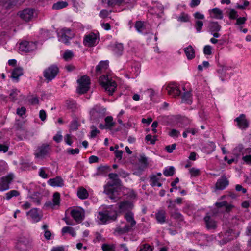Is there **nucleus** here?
Masks as SVG:
<instances>
[{"label": "nucleus", "instance_id": "nucleus-6", "mask_svg": "<svg viewBox=\"0 0 251 251\" xmlns=\"http://www.w3.org/2000/svg\"><path fill=\"white\" fill-rule=\"evenodd\" d=\"M99 82L101 87L109 94H112L117 86L115 81L108 75L101 76L99 79Z\"/></svg>", "mask_w": 251, "mask_h": 251}, {"label": "nucleus", "instance_id": "nucleus-35", "mask_svg": "<svg viewBox=\"0 0 251 251\" xmlns=\"http://www.w3.org/2000/svg\"><path fill=\"white\" fill-rule=\"evenodd\" d=\"M42 229L43 230V234L46 239L49 240L51 239L52 234L49 229V226L47 224H44L42 226Z\"/></svg>", "mask_w": 251, "mask_h": 251}, {"label": "nucleus", "instance_id": "nucleus-56", "mask_svg": "<svg viewBox=\"0 0 251 251\" xmlns=\"http://www.w3.org/2000/svg\"><path fill=\"white\" fill-rule=\"evenodd\" d=\"M189 173L191 176L196 177L200 175V171L199 169L196 168H192L189 169Z\"/></svg>", "mask_w": 251, "mask_h": 251}, {"label": "nucleus", "instance_id": "nucleus-9", "mask_svg": "<svg viewBox=\"0 0 251 251\" xmlns=\"http://www.w3.org/2000/svg\"><path fill=\"white\" fill-rule=\"evenodd\" d=\"M36 48V43L33 42L23 41L19 46V50L23 52H28L35 50Z\"/></svg>", "mask_w": 251, "mask_h": 251}, {"label": "nucleus", "instance_id": "nucleus-48", "mask_svg": "<svg viewBox=\"0 0 251 251\" xmlns=\"http://www.w3.org/2000/svg\"><path fill=\"white\" fill-rule=\"evenodd\" d=\"M168 134L172 138H177L180 135V132L175 129H171L168 131Z\"/></svg>", "mask_w": 251, "mask_h": 251}, {"label": "nucleus", "instance_id": "nucleus-51", "mask_svg": "<svg viewBox=\"0 0 251 251\" xmlns=\"http://www.w3.org/2000/svg\"><path fill=\"white\" fill-rule=\"evenodd\" d=\"M19 195L18 191L16 190H11L5 194L6 198L7 200H10L12 197L14 196H17Z\"/></svg>", "mask_w": 251, "mask_h": 251}, {"label": "nucleus", "instance_id": "nucleus-58", "mask_svg": "<svg viewBox=\"0 0 251 251\" xmlns=\"http://www.w3.org/2000/svg\"><path fill=\"white\" fill-rule=\"evenodd\" d=\"M152 248L149 244H144L140 246L139 251H152Z\"/></svg>", "mask_w": 251, "mask_h": 251}, {"label": "nucleus", "instance_id": "nucleus-60", "mask_svg": "<svg viewBox=\"0 0 251 251\" xmlns=\"http://www.w3.org/2000/svg\"><path fill=\"white\" fill-rule=\"evenodd\" d=\"M53 139L54 141H55L57 143L60 142L62 140V136L61 134V131L57 132L56 134L53 136Z\"/></svg>", "mask_w": 251, "mask_h": 251}, {"label": "nucleus", "instance_id": "nucleus-44", "mask_svg": "<svg viewBox=\"0 0 251 251\" xmlns=\"http://www.w3.org/2000/svg\"><path fill=\"white\" fill-rule=\"evenodd\" d=\"M151 185L152 186H161V183L160 182V178L156 176H152L151 177Z\"/></svg>", "mask_w": 251, "mask_h": 251}, {"label": "nucleus", "instance_id": "nucleus-22", "mask_svg": "<svg viewBox=\"0 0 251 251\" xmlns=\"http://www.w3.org/2000/svg\"><path fill=\"white\" fill-rule=\"evenodd\" d=\"M23 75V70L21 67H16L11 72V78L15 81L18 82L19 77Z\"/></svg>", "mask_w": 251, "mask_h": 251}, {"label": "nucleus", "instance_id": "nucleus-31", "mask_svg": "<svg viewBox=\"0 0 251 251\" xmlns=\"http://www.w3.org/2000/svg\"><path fill=\"white\" fill-rule=\"evenodd\" d=\"M112 49L117 55H120L124 50V46L121 43H115L112 45Z\"/></svg>", "mask_w": 251, "mask_h": 251}, {"label": "nucleus", "instance_id": "nucleus-45", "mask_svg": "<svg viewBox=\"0 0 251 251\" xmlns=\"http://www.w3.org/2000/svg\"><path fill=\"white\" fill-rule=\"evenodd\" d=\"M126 224L123 223L118 226L115 229V234L118 235L124 234L125 232Z\"/></svg>", "mask_w": 251, "mask_h": 251}, {"label": "nucleus", "instance_id": "nucleus-15", "mask_svg": "<svg viewBox=\"0 0 251 251\" xmlns=\"http://www.w3.org/2000/svg\"><path fill=\"white\" fill-rule=\"evenodd\" d=\"M21 19L25 21H29L37 15L35 11L31 9H26L19 13Z\"/></svg>", "mask_w": 251, "mask_h": 251}, {"label": "nucleus", "instance_id": "nucleus-28", "mask_svg": "<svg viewBox=\"0 0 251 251\" xmlns=\"http://www.w3.org/2000/svg\"><path fill=\"white\" fill-rule=\"evenodd\" d=\"M48 152V147L47 146L42 147L37 150L35 153L36 158L42 159L47 154Z\"/></svg>", "mask_w": 251, "mask_h": 251}, {"label": "nucleus", "instance_id": "nucleus-40", "mask_svg": "<svg viewBox=\"0 0 251 251\" xmlns=\"http://www.w3.org/2000/svg\"><path fill=\"white\" fill-rule=\"evenodd\" d=\"M115 148L116 150L114 151L115 160L117 162H120L121 161L124 151L119 149V146L117 145L115 146Z\"/></svg>", "mask_w": 251, "mask_h": 251}, {"label": "nucleus", "instance_id": "nucleus-54", "mask_svg": "<svg viewBox=\"0 0 251 251\" xmlns=\"http://www.w3.org/2000/svg\"><path fill=\"white\" fill-rule=\"evenodd\" d=\"M135 27L138 32H141L145 28L144 23L141 21H138L136 23Z\"/></svg>", "mask_w": 251, "mask_h": 251}, {"label": "nucleus", "instance_id": "nucleus-30", "mask_svg": "<svg viewBox=\"0 0 251 251\" xmlns=\"http://www.w3.org/2000/svg\"><path fill=\"white\" fill-rule=\"evenodd\" d=\"M166 212L164 210H160L155 214V218L157 221L161 224L165 222Z\"/></svg>", "mask_w": 251, "mask_h": 251}, {"label": "nucleus", "instance_id": "nucleus-17", "mask_svg": "<svg viewBox=\"0 0 251 251\" xmlns=\"http://www.w3.org/2000/svg\"><path fill=\"white\" fill-rule=\"evenodd\" d=\"M57 73V67L54 66H52L45 70L44 76L48 80H51L55 77Z\"/></svg>", "mask_w": 251, "mask_h": 251}, {"label": "nucleus", "instance_id": "nucleus-64", "mask_svg": "<svg viewBox=\"0 0 251 251\" xmlns=\"http://www.w3.org/2000/svg\"><path fill=\"white\" fill-rule=\"evenodd\" d=\"M229 18L231 19H235L237 18L238 15L237 12L234 9H230L229 12Z\"/></svg>", "mask_w": 251, "mask_h": 251}, {"label": "nucleus", "instance_id": "nucleus-53", "mask_svg": "<svg viewBox=\"0 0 251 251\" xmlns=\"http://www.w3.org/2000/svg\"><path fill=\"white\" fill-rule=\"evenodd\" d=\"M174 168L173 167H169V168H166L163 174L165 176H171L174 173Z\"/></svg>", "mask_w": 251, "mask_h": 251}, {"label": "nucleus", "instance_id": "nucleus-46", "mask_svg": "<svg viewBox=\"0 0 251 251\" xmlns=\"http://www.w3.org/2000/svg\"><path fill=\"white\" fill-rule=\"evenodd\" d=\"M68 5V3L65 1L58 2L53 4L52 8L56 10L60 9L66 7Z\"/></svg>", "mask_w": 251, "mask_h": 251}, {"label": "nucleus", "instance_id": "nucleus-23", "mask_svg": "<svg viewBox=\"0 0 251 251\" xmlns=\"http://www.w3.org/2000/svg\"><path fill=\"white\" fill-rule=\"evenodd\" d=\"M210 17L216 19H222L223 18V11L218 8H215L208 11Z\"/></svg>", "mask_w": 251, "mask_h": 251}, {"label": "nucleus", "instance_id": "nucleus-32", "mask_svg": "<svg viewBox=\"0 0 251 251\" xmlns=\"http://www.w3.org/2000/svg\"><path fill=\"white\" fill-rule=\"evenodd\" d=\"M182 101L183 102L190 104L192 102V96L191 91H188L184 93L182 96Z\"/></svg>", "mask_w": 251, "mask_h": 251}, {"label": "nucleus", "instance_id": "nucleus-4", "mask_svg": "<svg viewBox=\"0 0 251 251\" xmlns=\"http://www.w3.org/2000/svg\"><path fill=\"white\" fill-rule=\"evenodd\" d=\"M116 217V211L112 207H108L102 211L99 212L97 219L100 224H103L115 220Z\"/></svg>", "mask_w": 251, "mask_h": 251}, {"label": "nucleus", "instance_id": "nucleus-10", "mask_svg": "<svg viewBox=\"0 0 251 251\" xmlns=\"http://www.w3.org/2000/svg\"><path fill=\"white\" fill-rule=\"evenodd\" d=\"M58 39L60 41L67 44L69 40L75 36V33L69 29H62L58 33Z\"/></svg>", "mask_w": 251, "mask_h": 251}, {"label": "nucleus", "instance_id": "nucleus-20", "mask_svg": "<svg viewBox=\"0 0 251 251\" xmlns=\"http://www.w3.org/2000/svg\"><path fill=\"white\" fill-rule=\"evenodd\" d=\"M71 214L75 221L80 222L84 218V211L81 208H76L72 210Z\"/></svg>", "mask_w": 251, "mask_h": 251}, {"label": "nucleus", "instance_id": "nucleus-13", "mask_svg": "<svg viewBox=\"0 0 251 251\" xmlns=\"http://www.w3.org/2000/svg\"><path fill=\"white\" fill-rule=\"evenodd\" d=\"M14 175L12 173L2 177L0 180V191H4L9 188V184L14 178Z\"/></svg>", "mask_w": 251, "mask_h": 251}, {"label": "nucleus", "instance_id": "nucleus-50", "mask_svg": "<svg viewBox=\"0 0 251 251\" xmlns=\"http://www.w3.org/2000/svg\"><path fill=\"white\" fill-rule=\"evenodd\" d=\"M205 148L207 150V152L209 153L213 152L215 150V145L213 142H210L207 144Z\"/></svg>", "mask_w": 251, "mask_h": 251}, {"label": "nucleus", "instance_id": "nucleus-47", "mask_svg": "<svg viewBox=\"0 0 251 251\" xmlns=\"http://www.w3.org/2000/svg\"><path fill=\"white\" fill-rule=\"evenodd\" d=\"M101 249L103 251H114L115 246L113 244H103L101 246Z\"/></svg>", "mask_w": 251, "mask_h": 251}, {"label": "nucleus", "instance_id": "nucleus-1", "mask_svg": "<svg viewBox=\"0 0 251 251\" xmlns=\"http://www.w3.org/2000/svg\"><path fill=\"white\" fill-rule=\"evenodd\" d=\"M109 177L112 181L104 186V193L113 201H117L120 197V181L116 174H109Z\"/></svg>", "mask_w": 251, "mask_h": 251}, {"label": "nucleus", "instance_id": "nucleus-27", "mask_svg": "<svg viewBox=\"0 0 251 251\" xmlns=\"http://www.w3.org/2000/svg\"><path fill=\"white\" fill-rule=\"evenodd\" d=\"M48 183L50 185L53 187H61L64 185L63 179L59 176L49 179Z\"/></svg>", "mask_w": 251, "mask_h": 251}, {"label": "nucleus", "instance_id": "nucleus-29", "mask_svg": "<svg viewBox=\"0 0 251 251\" xmlns=\"http://www.w3.org/2000/svg\"><path fill=\"white\" fill-rule=\"evenodd\" d=\"M108 67V62L107 61H100L96 67L97 73H101L105 71Z\"/></svg>", "mask_w": 251, "mask_h": 251}, {"label": "nucleus", "instance_id": "nucleus-59", "mask_svg": "<svg viewBox=\"0 0 251 251\" xmlns=\"http://www.w3.org/2000/svg\"><path fill=\"white\" fill-rule=\"evenodd\" d=\"M171 216L176 219L178 220H182V216L181 214L179 213L177 211H176L174 212H172Z\"/></svg>", "mask_w": 251, "mask_h": 251}, {"label": "nucleus", "instance_id": "nucleus-37", "mask_svg": "<svg viewBox=\"0 0 251 251\" xmlns=\"http://www.w3.org/2000/svg\"><path fill=\"white\" fill-rule=\"evenodd\" d=\"M124 0H102V2L105 6H112L114 5H120Z\"/></svg>", "mask_w": 251, "mask_h": 251}, {"label": "nucleus", "instance_id": "nucleus-16", "mask_svg": "<svg viewBox=\"0 0 251 251\" xmlns=\"http://www.w3.org/2000/svg\"><path fill=\"white\" fill-rule=\"evenodd\" d=\"M60 204V194L58 192H55L53 195L52 201H47L45 203V206L49 208L55 209L59 206Z\"/></svg>", "mask_w": 251, "mask_h": 251}, {"label": "nucleus", "instance_id": "nucleus-2", "mask_svg": "<svg viewBox=\"0 0 251 251\" xmlns=\"http://www.w3.org/2000/svg\"><path fill=\"white\" fill-rule=\"evenodd\" d=\"M116 217V211L112 207H108L102 211L99 212L97 219L100 224H103L115 220Z\"/></svg>", "mask_w": 251, "mask_h": 251}, {"label": "nucleus", "instance_id": "nucleus-26", "mask_svg": "<svg viewBox=\"0 0 251 251\" xmlns=\"http://www.w3.org/2000/svg\"><path fill=\"white\" fill-rule=\"evenodd\" d=\"M230 70V67L222 66H221L220 68L218 69V73L221 75V78L222 81H224V78H229L230 77V75L229 73H227V72Z\"/></svg>", "mask_w": 251, "mask_h": 251}, {"label": "nucleus", "instance_id": "nucleus-55", "mask_svg": "<svg viewBox=\"0 0 251 251\" xmlns=\"http://www.w3.org/2000/svg\"><path fill=\"white\" fill-rule=\"evenodd\" d=\"M140 163L142 167L141 170L143 171L148 165L147 158L144 156H142L140 159Z\"/></svg>", "mask_w": 251, "mask_h": 251}, {"label": "nucleus", "instance_id": "nucleus-42", "mask_svg": "<svg viewBox=\"0 0 251 251\" xmlns=\"http://www.w3.org/2000/svg\"><path fill=\"white\" fill-rule=\"evenodd\" d=\"M209 27L211 32H218L221 29V26L217 22H212L209 23Z\"/></svg>", "mask_w": 251, "mask_h": 251}, {"label": "nucleus", "instance_id": "nucleus-63", "mask_svg": "<svg viewBox=\"0 0 251 251\" xmlns=\"http://www.w3.org/2000/svg\"><path fill=\"white\" fill-rule=\"evenodd\" d=\"M141 65L139 63H135L134 66L132 67V71L136 74V75H138L140 72Z\"/></svg>", "mask_w": 251, "mask_h": 251}, {"label": "nucleus", "instance_id": "nucleus-8", "mask_svg": "<svg viewBox=\"0 0 251 251\" xmlns=\"http://www.w3.org/2000/svg\"><path fill=\"white\" fill-rule=\"evenodd\" d=\"M78 86L77 87V92L79 93H84L89 89L90 80L88 76H83L77 80Z\"/></svg>", "mask_w": 251, "mask_h": 251}, {"label": "nucleus", "instance_id": "nucleus-57", "mask_svg": "<svg viewBox=\"0 0 251 251\" xmlns=\"http://www.w3.org/2000/svg\"><path fill=\"white\" fill-rule=\"evenodd\" d=\"M177 20L181 22H186L189 20V16L186 14L182 13L177 18Z\"/></svg>", "mask_w": 251, "mask_h": 251}, {"label": "nucleus", "instance_id": "nucleus-21", "mask_svg": "<svg viewBox=\"0 0 251 251\" xmlns=\"http://www.w3.org/2000/svg\"><path fill=\"white\" fill-rule=\"evenodd\" d=\"M237 125L240 128L246 129L248 127L249 122L246 118L244 114H241L235 119Z\"/></svg>", "mask_w": 251, "mask_h": 251}, {"label": "nucleus", "instance_id": "nucleus-36", "mask_svg": "<svg viewBox=\"0 0 251 251\" xmlns=\"http://www.w3.org/2000/svg\"><path fill=\"white\" fill-rule=\"evenodd\" d=\"M105 126H103L101 124H100L99 126V127L103 129L104 128H110L112 126H113V119L112 117L111 116H108L105 118Z\"/></svg>", "mask_w": 251, "mask_h": 251}, {"label": "nucleus", "instance_id": "nucleus-19", "mask_svg": "<svg viewBox=\"0 0 251 251\" xmlns=\"http://www.w3.org/2000/svg\"><path fill=\"white\" fill-rule=\"evenodd\" d=\"M136 195L135 192L129 190L126 194V209L133 207V202L135 201Z\"/></svg>", "mask_w": 251, "mask_h": 251}, {"label": "nucleus", "instance_id": "nucleus-52", "mask_svg": "<svg viewBox=\"0 0 251 251\" xmlns=\"http://www.w3.org/2000/svg\"><path fill=\"white\" fill-rule=\"evenodd\" d=\"M20 91L17 89H12L9 94L10 98L13 100H15L17 99V97L20 95Z\"/></svg>", "mask_w": 251, "mask_h": 251}, {"label": "nucleus", "instance_id": "nucleus-14", "mask_svg": "<svg viewBox=\"0 0 251 251\" xmlns=\"http://www.w3.org/2000/svg\"><path fill=\"white\" fill-rule=\"evenodd\" d=\"M165 89L168 94L173 97L178 96L180 94V90L177 84L174 82L168 84L165 86Z\"/></svg>", "mask_w": 251, "mask_h": 251}, {"label": "nucleus", "instance_id": "nucleus-24", "mask_svg": "<svg viewBox=\"0 0 251 251\" xmlns=\"http://www.w3.org/2000/svg\"><path fill=\"white\" fill-rule=\"evenodd\" d=\"M204 222L208 229H214L216 227L217 224L215 221L210 216L206 215L204 217Z\"/></svg>", "mask_w": 251, "mask_h": 251}, {"label": "nucleus", "instance_id": "nucleus-62", "mask_svg": "<svg viewBox=\"0 0 251 251\" xmlns=\"http://www.w3.org/2000/svg\"><path fill=\"white\" fill-rule=\"evenodd\" d=\"M203 52L205 55H210L212 54V47L209 45H206L203 49Z\"/></svg>", "mask_w": 251, "mask_h": 251}, {"label": "nucleus", "instance_id": "nucleus-12", "mask_svg": "<svg viewBox=\"0 0 251 251\" xmlns=\"http://www.w3.org/2000/svg\"><path fill=\"white\" fill-rule=\"evenodd\" d=\"M27 219L33 222L37 223L40 221L42 218L41 211L37 208H32L26 213Z\"/></svg>", "mask_w": 251, "mask_h": 251}, {"label": "nucleus", "instance_id": "nucleus-25", "mask_svg": "<svg viewBox=\"0 0 251 251\" xmlns=\"http://www.w3.org/2000/svg\"><path fill=\"white\" fill-rule=\"evenodd\" d=\"M229 184L227 178L225 176H222L219 179L216 184V188L217 189L223 190L226 188Z\"/></svg>", "mask_w": 251, "mask_h": 251}, {"label": "nucleus", "instance_id": "nucleus-41", "mask_svg": "<svg viewBox=\"0 0 251 251\" xmlns=\"http://www.w3.org/2000/svg\"><path fill=\"white\" fill-rule=\"evenodd\" d=\"M78 197L81 199H86L88 197L87 191L83 187L80 188L77 191Z\"/></svg>", "mask_w": 251, "mask_h": 251}, {"label": "nucleus", "instance_id": "nucleus-61", "mask_svg": "<svg viewBox=\"0 0 251 251\" xmlns=\"http://www.w3.org/2000/svg\"><path fill=\"white\" fill-rule=\"evenodd\" d=\"M203 26V22L201 21L197 20L196 22L195 27L197 32H200Z\"/></svg>", "mask_w": 251, "mask_h": 251}, {"label": "nucleus", "instance_id": "nucleus-18", "mask_svg": "<svg viewBox=\"0 0 251 251\" xmlns=\"http://www.w3.org/2000/svg\"><path fill=\"white\" fill-rule=\"evenodd\" d=\"M136 223L133 213L131 212H126V231L133 229Z\"/></svg>", "mask_w": 251, "mask_h": 251}, {"label": "nucleus", "instance_id": "nucleus-39", "mask_svg": "<svg viewBox=\"0 0 251 251\" xmlns=\"http://www.w3.org/2000/svg\"><path fill=\"white\" fill-rule=\"evenodd\" d=\"M246 155L243 157V161L248 164H251V148L245 150Z\"/></svg>", "mask_w": 251, "mask_h": 251}, {"label": "nucleus", "instance_id": "nucleus-5", "mask_svg": "<svg viewBox=\"0 0 251 251\" xmlns=\"http://www.w3.org/2000/svg\"><path fill=\"white\" fill-rule=\"evenodd\" d=\"M15 247L18 251H29L33 247V239L28 236H19Z\"/></svg>", "mask_w": 251, "mask_h": 251}, {"label": "nucleus", "instance_id": "nucleus-38", "mask_svg": "<svg viewBox=\"0 0 251 251\" xmlns=\"http://www.w3.org/2000/svg\"><path fill=\"white\" fill-rule=\"evenodd\" d=\"M62 235L66 233H68L72 237H75L76 236V232L75 229L70 226H65L62 228L61 230Z\"/></svg>", "mask_w": 251, "mask_h": 251}, {"label": "nucleus", "instance_id": "nucleus-34", "mask_svg": "<svg viewBox=\"0 0 251 251\" xmlns=\"http://www.w3.org/2000/svg\"><path fill=\"white\" fill-rule=\"evenodd\" d=\"M185 54L189 59H192L195 56V51L191 46H189L184 50Z\"/></svg>", "mask_w": 251, "mask_h": 251}, {"label": "nucleus", "instance_id": "nucleus-33", "mask_svg": "<svg viewBox=\"0 0 251 251\" xmlns=\"http://www.w3.org/2000/svg\"><path fill=\"white\" fill-rule=\"evenodd\" d=\"M217 208H221L223 210H224L227 212L229 211L233 206L231 204H228L226 201H224L221 202H217L215 204Z\"/></svg>", "mask_w": 251, "mask_h": 251}, {"label": "nucleus", "instance_id": "nucleus-3", "mask_svg": "<svg viewBox=\"0 0 251 251\" xmlns=\"http://www.w3.org/2000/svg\"><path fill=\"white\" fill-rule=\"evenodd\" d=\"M116 217V211L112 207H108L102 211L99 212L97 219L100 224H103L115 220Z\"/></svg>", "mask_w": 251, "mask_h": 251}, {"label": "nucleus", "instance_id": "nucleus-7", "mask_svg": "<svg viewBox=\"0 0 251 251\" xmlns=\"http://www.w3.org/2000/svg\"><path fill=\"white\" fill-rule=\"evenodd\" d=\"M105 109L96 106L90 111V118L94 122H97L102 118L105 113Z\"/></svg>", "mask_w": 251, "mask_h": 251}, {"label": "nucleus", "instance_id": "nucleus-11", "mask_svg": "<svg viewBox=\"0 0 251 251\" xmlns=\"http://www.w3.org/2000/svg\"><path fill=\"white\" fill-rule=\"evenodd\" d=\"M99 42L98 36L96 34L91 33L85 36L83 43L88 47L95 46Z\"/></svg>", "mask_w": 251, "mask_h": 251}, {"label": "nucleus", "instance_id": "nucleus-49", "mask_svg": "<svg viewBox=\"0 0 251 251\" xmlns=\"http://www.w3.org/2000/svg\"><path fill=\"white\" fill-rule=\"evenodd\" d=\"M74 56L72 51L70 50H66L63 54V58L66 61L71 60Z\"/></svg>", "mask_w": 251, "mask_h": 251}, {"label": "nucleus", "instance_id": "nucleus-43", "mask_svg": "<svg viewBox=\"0 0 251 251\" xmlns=\"http://www.w3.org/2000/svg\"><path fill=\"white\" fill-rule=\"evenodd\" d=\"M249 2L246 0H241L236 4V7L239 9H245L249 5Z\"/></svg>", "mask_w": 251, "mask_h": 251}]
</instances>
